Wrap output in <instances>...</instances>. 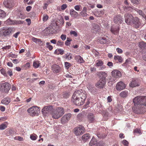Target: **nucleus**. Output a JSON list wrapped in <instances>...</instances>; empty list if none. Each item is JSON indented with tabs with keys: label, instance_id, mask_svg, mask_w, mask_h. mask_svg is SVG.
I'll return each instance as SVG.
<instances>
[{
	"label": "nucleus",
	"instance_id": "nucleus-54",
	"mask_svg": "<svg viewBox=\"0 0 146 146\" xmlns=\"http://www.w3.org/2000/svg\"><path fill=\"white\" fill-rule=\"evenodd\" d=\"M64 116H65V117L69 120L72 116V114L71 113H69L65 115Z\"/></svg>",
	"mask_w": 146,
	"mask_h": 146
},
{
	"label": "nucleus",
	"instance_id": "nucleus-19",
	"mask_svg": "<svg viewBox=\"0 0 146 146\" xmlns=\"http://www.w3.org/2000/svg\"><path fill=\"white\" fill-rule=\"evenodd\" d=\"M88 121L90 123H92L94 120V114L92 113L88 114L87 116Z\"/></svg>",
	"mask_w": 146,
	"mask_h": 146
},
{
	"label": "nucleus",
	"instance_id": "nucleus-7",
	"mask_svg": "<svg viewBox=\"0 0 146 146\" xmlns=\"http://www.w3.org/2000/svg\"><path fill=\"white\" fill-rule=\"evenodd\" d=\"M10 88V84L7 82H5L1 84L0 90L2 92L6 93L9 90Z\"/></svg>",
	"mask_w": 146,
	"mask_h": 146
},
{
	"label": "nucleus",
	"instance_id": "nucleus-27",
	"mask_svg": "<svg viewBox=\"0 0 146 146\" xmlns=\"http://www.w3.org/2000/svg\"><path fill=\"white\" fill-rule=\"evenodd\" d=\"M97 142L96 139L93 137L89 143V145L91 146H95Z\"/></svg>",
	"mask_w": 146,
	"mask_h": 146
},
{
	"label": "nucleus",
	"instance_id": "nucleus-62",
	"mask_svg": "<svg viewBox=\"0 0 146 146\" xmlns=\"http://www.w3.org/2000/svg\"><path fill=\"white\" fill-rule=\"evenodd\" d=\"M60 38L63 40H64L66 39V36L65 35H62L60 36Z\"/></svg>",
	"mask_w": 146,
	"mask_h": 146
},
{
	"label": "nucleus",
	"instance_id": "nucleus-36",
	"mask_svg": "<svg viewBox=\"0 0 146 146\" xmlns=\"http://www.w3.org/2000/svg\"><path fill=\"white\" fill-rule=\"evenodd\" d=\"M32 40L34 42L36 43L40 44V43L42 42L40 39L36 38L34 37H33L32 38Z\"/></svg>",
	"mask_w": 146,
	"mask_h": 146
},
{
	"label": "nucleus",
	"instance_id": "nucleus-4",
	"mask_svg": "<svg viewBox=\"0 0 146 146\" xmlns=\"http://www.w3.org/2000/svg\"><path fill=\"white\" fill-rule=\"evenodd\" d=\"M40 108L37 106H33L27 110V111L32 116H38L40 112Z\"/></svg>",
	"mask_w": 146,
	"mask_h": 146
},
{
	"label": "nucleus",
	"instance_id": "nucleus-24",
	"mask_svg": "<svg viewBox=\"0 0 146 146\" xmlns=\"http://www.w3.org/2000/svg\"><path fill=\"white\" fill-rule=\"evenodd\" d=\"M11 100L10 98H6L3 99L1 101V102L2 104H5L7 105L10 102Z\"/></svg>",
	"mask_w": 146,
	"mask_h": 146
},
{
	"label": "nucleus",
	"instance_id": "nucleus-3",
	"mask_svg": "<svg viewBox=\"0 0 146 146\" xmlns=\"http://www.w3.org/2000/svg\"><path fill=\"white\" fill-rule=\"evenodd\" d=\"M64 110L61 107H58L53 110L51 115L52 117L56 119L61 117L64 113Z\"/></svg>",
	"mask_w": 146,
	"mask_h": 146
},
{
	"label": "nucleus",
	"instance_id": "nucleus-45",
	"mask_svg": "<svg viewBox=\"0 0 146 146\" xmlns=\"http://www.w3.org/2000/svg\"><path fill=\"white\" fill-rule=\"evenodd\" d=\"M48 19V16L47 15L44 14L42 18V20L44 22L46 21Z\"/></svg>",
	"mask_w": 146,
	"mask_h": 146
},
{
	"label": "nucleus",
	"instance_id": "nucleus-38",
	"mask_svg": "<svg viewBox=\"0 0 146 146\" xmlns=\"http://www.w3.org/2000/svg\"><path fill=\"white\" fill-rule=\"evenodd\" d=\"M146 43L144 42H140L139 43V46L142 49H145V45Z\"/></svg>",
	"mask_w": 146,
	"mask_h": 146
},
{
	"label": "nucleus",
	"instance_id": "nucleus-12",
	"mask_svg": "<svg viewBox=\"0 0 146 146\" xmlns=\"http://www.w3.org/2000/svg\"><path fill=\"white\" fill-rule=\"evenodd\" d=\"M92 26L91 30L93 33H96L100 31V28L98 25L96 23H93Z\"/></svg>",
	"mask_w": 146,
	"mask_h": 146
},
{
	"label": "nucleus",
	"instance_id": "nucleus-55",
	"mask_svg": "<svg viewBox=\"0 0 146 146\" xmlns=\"http://www.w3.org/2000/svg\"><path fill=\"white\" fill-rule=\"evenodd\" d=\"M24 67L25 69H27L29 68L30 67V63L29 62L27 63L24 65Z\"/></svg>",
	"mask_w": 146,
	"mask_h": 146
},
{
	"label": "nucleus",
	"instance_id": "nucleus-23",
	"mask_svg": "<svg viewBox=\"0 0 146 146\" xmlns=\"http://www.w3.org/2000/svg\"><path fill=\"white\" fill-rule=\"evenodd\" d=\"M75 59L79 63H83L84 62L82 57L79 55L76 56Z\"/></svg>",
	"mask_w": 146,
	"mask_h": 146
},
{
	"label": "nucleus",
	"instance_id": "nucleus-9",
	"mask_svg": "<svg viewBox=\"0 0 146 146\" xmlns=\"http://www.w3.org/2000/svg\"><path fill=\"white\" fill-rule=\"evenodd\" d=\"M84 130V127L82 126L75 127L74 129V133L76 135L82 134Z\"/></svg>",
	"mask_w": 146,
	"mask_h": 146
},
{
	"label": "nucleus",
	"instance_id": "nucleus-2",
	"mask_svg": "<svg viewBox=\"0 0 146 146\" xmlns=\"http://www.w3.org/2000/svg\"><path fill=\"white\" fill-rule=\"evenodd\" d=\"M142 96H137L135 97L133 100L134 106L133 110L136 113H139L138 111L142 108Z\"/></svg>",
	"mask_w": 146,
	"mask_h": 146
},
{
	"label": "nucleus",
	"instance_id": "nucleus-10",
	"mask_svg": "<svg viewBox=\"0 0 146 146\" xmlns=\"http://www.w3.org/2000/svg\"><path fill=\"white\" fill-rule=\"evenodd\" d=\"M106 82V79L104 78H102L97 83L96 86L98 88H103L104 87Z\"/></svg>",
	"mask_w": 146,
	"mask_h": 146
},
{
	"label": "nucleus",
	"instance_id": "nucleus-17",
	"mask_svg": "<svg viewBox=\"0 0 146 146\" xmlns=\"http://www.w3.org/2000/svg\"><path fill=\"white\" fill-rule=\"evenodd\" d=\"M114 21L115 23L119 24L123 21V20L120 15H118L114 17Z\"/></svg>",
	"mask_w": 146,
	"mask_h": 146
},
{
	"label": "nucleus",
	"instance_id": "nucleus-21",
	"mask_svg": "<svg viewBox=\"0 0 146 146\" xmlns=\"http://www.w3.org/2000/svg\"><path fill=\"white\" fill-rule=\"evenodd\" d=\"M70 15L71 17L75 19L78 16V13L73 9H71L70 11Z\"/></svg>",
	"mask_w": 146,
	"mask_h": 146
},
{
	"label": "nucleus",
	"instance_id": "nucleus-11",
	"mask_svg": "<svg viewBox=\"0 0 146 146\" xmlns=\"http://www.w3.org/2000/svg\"><path fill=\"white\" fill-rule=\"evenodd\" d=\"M6 22L9 25H17L22 24L23 23V22L22 21L12 20L10 19H7Z\"/></svg>",
	"mask_w": 146,
	"mask_h": 146
},
{
	"label": "nucleus",
	"instance_id": "nucleus-20",
	"mask_svg": "<svg viewBox=\"0 0 146 146\" xmlns=\"http://www.w3.org/2000/svg\"><path fill=\"white\" fill-rule=\"evenodd\" d=\"M129 85L130 87L133 88L137 86H138L139 85V83L137 82V80L135 79H132Z\"/></svg>",
	"mask_w": 146,
	"mask_h": 146
},
{
	"label": "nucleus",
	"instance_id": "nucleus-48",
	"mask_svg": "<svg viewBox=\"0 0 146 146\" xmlns=\"http://www.w3.org/2000/svg\"><path fill=\"white\" fill-rule=\"evenodd\" d=\"M63 42L60 40H59L56 42V45L60 46H62L63 45Z\"/></svg>",
	"mask_w": 146,
	"mask_h": 146
},
{
	"label": "nucleus",
	"instance_id": "nucleus-64",
	"mask_svg": "<svg viewBox=\"0 0 146 146\" xmlns=\"http://www.w3.org/2000/svg\"><path fill=\"white\" fill-rule=\"evenodd\" d=\"M80 14L83 17L86 16L87 15V14L86 12L82 11L81 12Z\"/></svg>",
	"mask_w": 146,
	"mask_h": 146
},
{
	"label": "nucleus",
	"instance_id": "nucleus-26",
	"mask_svg": "<svg viewBox=\"0 0 146 146\" xmlns=\"http://www.w3.org/2000/svg\"><path fill=\"white\" fill-rule=\"evenodd\" d=\"M90 136L88 133H86L83 135L82 137V139L84 141H86L90 139Z\"/></svg>",
	"mask_w": 146,
	"mask_h": 146
},
{
	"label": "nucleus",
	"instance_id": "nucleus-6",
	"mask_svg": "<svg viewBox=\"0 0 146 146\" xmlns=\"http://www.w3.org/2000/svg\"><path fill=\"white\" fill-rule=\"evenodd\" d=\"M53 110V106L49 105L44 107L42 109L41 112L44 115L50 114L51 115Z\"/></svg>",
	"mask_w": 146,
	"mask_h": 146
},
{
	"label": "nucleus",
	"instance_id": "nucleus-1",
	"mask_svg": "<svg viewBox=\"0 0 146 146\" xmlns=\"http://www.w3.org/2000/svg\"><path fill=\"white\" fill-rule=\"evenodd\" d=\"M87 97V93L83 90H80L75 91L72 95V101L75 105H82Z\"/></svg>",
	"mask_w": 146,
	"mask_h": 146
},
{
	"label": "nucleus",
	"instance_id": "nucleus-46",
	"mask_svg": "<svg viewBox=\"0 0 146 146\" xmlns=\"http://www.w3.org/2000/svg\"><path fill=\"white\" fill-rule=\"evenodd\" d=\"M137 11L140 15L143 18L146 17L145 15L144 14L141 10L138 9Z\"/></svg>",
	"mask_w": 146,
	"mask_h": 146
},
{
	"label": "nucleus",
	"instance_id": "nucleus-58",
	"mask_svg": "<svg viewBox=\"0 0 146 146\" xmlns=\"http://www.w3.org/2000/svg\"><path fill=\"white\" fill-rule=\"evenodd\" d=\"M122 143L125 146H128V145L129 143L128 142L125 140H123V141Z\"/></svg>",
	"mask_w": 146,
	"mask_h": 146
},
{
	"label": "nucleus",
	"instance_id": "nucleus-18",
	"mask_svg": "<svg viewBox=\"0 0 146 146\" xmlns=\"http://www.w3.org/2000/svg\"><path fill=\"white\" fill-rule=\"evenodd\" d=\"M52 68L53 72L55 73H58L60 70V67L59 66L56 64H54L52 66Z\"/></svg>",
	"mask_w": 146,
	"mask_h": 146
},
{
	"label": "nucleus",
	"instance_id": "nucleus-40",
	"mask_svg": "<svg viewBox=\"0 0 146 146\" xmlns=\"http://www.w3.org/2000/svg\"><path fill=\"white\" fill-rule=\"evenodd\" d=\"M68 120L67 119L66 117H65V116H64V115L62 117L61 119V122L62 124H64L66 122H67Z\"/></svg>",
	"mask_w": 146,
	"mask_h": 146
},
{
	"label": "nucleus",
	"instance_id": "nucleus-22",
	"mask_svg": "<svg viewBox=\"0 0 146 146\" xmlns=\"http://www.w3.org/2000/svg\"><path fill=\"white\" fill-rule=\"evenodd\" d=\"M119 28L118 26L117 27H111V31L113 34L115 35L117 34L119 32Z\"/></svg>",
	"mask_w": 146,
	"mask_h": 146
},
{
	"label": "nucleus",
	"instance_id": "nucleus-13",
	"mask_svg": "<svg viewBox=\"0 0 146 146\" xmlns=\"http://www.w3.org/2000/svg\"><path fill=\"white\" fill-rule=\"evenodd\" d=\"M125 84L122 81H120L117 83L116 86V89L117 90H123L125 88Z\"/></svg>",
	"mask_w": 146,
	"mask_h": 146
},
{
	"label": "nucleus",
	"instance_id": "nucleus-31",
	"mask_svg": "<svg viewBox=\"0 0 146 146\" xmlns=\"http://www.w3.org/2000/svg\"><path fill=\"white\" fill-rule=\"evenodd\" d=\"M114 59L115 60H118L119 62H122L123 60V58L119 56H115L114 57Z\"/></svg>",
	"mask_w": 146,
	"mask_h": 146
},
{
	"label": "nucleus",
	"instance_id": "nucleus-32",
	"mask_svg": "<svg viewBox=\"0 0 146 146\" xmlns=\"http://www.w3.org/2000/svg\"><path fill=\"white\" fill-rule=\"evenodd\" d=\"M54 52L58 54H60L61 55H62L64 53V51L62 49H56L55 50Z\"/></svg>",
	"mask_w": 146,
	"mask_h": 146
},
{
	"label": "nucleus",
	"instance_id": "nucleus-41",
	"mask_svg": "<svg viewBox=\"0 0 146 146\" xmlns=\"http://www.w3.org/2000/svg\"><path fill=\"white\" fill-rule=\"evenodd\" d=\"M6 13L4 11L0 9V17L4 18L6 16Z\"/></svg>",
	"mask_w": 146,
	"mask_h": 146
},
{
	"label": "nucleus",
	"instance_id": "nucleus-56",
	"mask_svg": "<svg viewBox=\"0 0 146 146\" xmlns=\"http://www.w3.org/2000/svg\"><path fill=\"white\" fill-rule=\"evenodd\" d=\"M81 6L80 5H77L75 6L74 7L75 9L77 11H79L80 9Z\"/></svg>",
	"mask_w": 146,
	"mask_h": 146
},
{
	"label": "nucleus",
	"instance_id": "nucleus-60",
	"mask_svg": "<svg viewBox=\"0 0 146 146\" xmlns=\"http://www.w3.org/2000/svg\"><path fill=\"white\" fill-rule=\"evenodd\" d=\"M88 90L91 92H92L94 90V88L92 86H89L88 87Z\"/></svg>",
	"mask_w": 146,
	"mask_h": 146
},
{
	"label": "nucleus",
	"instance_id": "nucleus-47",
	"mask_svg": "<svg viewBox=\"0 0 146 146\" xmlns=\"http://www.w3.org/2000/svg\"><path fill=\"white\" fill-rule=\"evenodd\" d=\"M1 73L3 75L5 76H7V75L4 69L2 68L0 70Z\"/></svg>",
	"mask_w": 146,
	"mask_h": 146
},
{
	"label": "nucleus",
	"instance_id": "nucleus-5",
	"mask_svg": "<svg viewBox=\"0 0 146 146\" xmlns=\"http://www.w3.org/2000/svg\"><path fill=\"white\" fill-rule=\"evenodd\" d=\"M13 32V29L12 28H5L3 27L0 29V33L5 36L10 35Z\"/></svg>",
	"mask_w": 146,
	"mask_h": 146
},
{
	"label": "nucleus",
	"instance_id": "nucleus-37",
	"mask_svg": "<svg viewBox=\"0 0 146 146\" xmlns=\"http://www.w3.org/2000/svg\"><path fill=\"white\" fill-rule=\"evenodd\" d=\"M142 106H146V96H142Z\"/></svg>",
	"mask_w": 146,
	"mask_h": 146
},
{
	"label": "nucleus",
	"instance_id": "nucleus-16",
	"mask_svg": "<svg viewBox=\"0 0 146 146\" xmlns=\"http://www.w3.org/2000/svg\"><path fill=\"white\" fill-rule=\"evenodd\" d=\"M112 75L113 77L115 78H119L121 76V72L119 70H115L111 72Z\"/></svg>",
	"mask_w": 146,
	"mask_h": 146
},
{
	"label": "nucleus",
	"instance_id": "nucleus-8",
	"mask_svg": "<svg viewBox=\"0 0 146 146\" xmlns=\"http://www.w3.org/2000/svg\"><path fill=\"white\" fill-rule=\"evenodd\" d=\"M125 21L128 25H130L132 23L133 17L131 14L127 13L125 15Z\"/></svg>",
	"mask_w": 146,
	"mask_h": 146
},
{
	"label": "nucleus",
	"instance_id": "nucleus-15",
	"mask_svg": "<svg viewBox=\"0 0 146 146\" xmlns=\"http://www.w3.org/2000/svg\"><path fill=\"white\" fill-rule=\"evenodd\" d=\"M3 4L6 7L8 8H11L13 6V1L11 0H5Z\"/></svg>",
	"mask_w": 146,
	"mask_h": 146
},
{
	"label": "nucleus",
	"instance_id": "nucleus-35",
	"mask_svg": "<svg viewBox=\"0 0 146 146\" xmlns=\"http://www.w3.org/2000/svg\"><path fill=\"white\" fill-rule=\"evenodd\" d=\"M128 95V92L126 91L122 92L119 94L120 96L122 98L126 97Z\"/></svg>",
	"mask_w": 146,
	"mask_h": 146
},
{
	"label": "nucleus",
	"instance_id": "nucleus-29",
	"mask_svg": "<svg viewBox=\"0 0 146 146\" xmlns=\"http://www.w3.org/2000/svg\"><path fill=\"white\" fill-rule=\"evenodd\" d=\"M98 75L100 77H102V78H104L105 79L107 76L106 73L102 71L98 73Z\"/></svg>",
	"mask_w": 146,
	"mask_h": 146
},
{
	"label": "nucleus",
	"instance_id": "nucleus-49",
	"mask_svg": "<svg viewBox=\"0 0 146 146\" xmlns=\"http://www.w3.org/2000/svg\"><path fill=\"white\" fill-rule=\"evenodd\" d=\"M46 44L47 45V47L48 48L49 50H51L52 49L53 47L52 45L50 44V43L49 42H46Z\"/></svg>",
	"mask_w": 146,
	"mask_h": 146
},
{
	"label": "nucleus",
	"instance_id": "nucleus-53",
	"mask_svg": "<svg viewBox=\"0 0 146 146\" xmlns=\"http://www.w3.org/2000/svg\"><path fill=\"white\" fill-rule=\"evenodd\" d=\"M90 100L88 99L87 102H86V104L84 106V108L85 109L87 108L89 106V105L90 103Z\"/></svg>",
	"mask_w": 146,
	"mask_h": 146
},
{
	"label": "nucleus",
	"instance_id": "nucleus-28",
	"mask_svg": "<svg viewBox=\"0 0 146 146\" xmlns=\"http://www.w3.org/2000/svg\"><path fill=\"white\" fill-rule=\"evenodd\" d=\"M8 125V123L6 121H5L3 123L0 125V129L3 130L5 129L7 127V126Z\"/></svg>",
	"mask_w": 146,
	"mask_h": 146
},
{
	"label": "nucleus",
	"instance_id": "nucleus-25",
	"mask_svg": "<svg viewBox=\"0 0 146 146\" xmlns=\"http://www.w3.org/2000/svg\"><path fill=\"white\" fill-rule=\"evenodd\" d=\"M99 42L101 44H106L107 43V41L106 38L104 37H100L98 39Z\"/></svg>",
	"mask_w": 146,
	"mask_h": 146
},
{
	"label": "nucleus",
	"instance_id": "nucleus-44",
	"mask_svg": "<svg viewBox=\"0 0 146 146\" xmlns=\"http://www.w3.org/2000/svg\"><path fill=\"white\" fill-rule=\"evenodd\" d=\"M72 41L71 39L67 37L66 40L65 42V44L66 46H69L70 44V42Z\"/></svg>",
	"mask_w": 146,
	"mask_h": 146
},
{
	"label": "nucleus",
	"instance_id": "nucleus-30",
	"mask_svg": "<svg viewBox=\"0 0 146 146\" xmlns=\"http://www.w3.org/2000/svg\"><path fill=\"white\" fill-rule=\"evenodd\" d=\"M40 65V64L38 61L35 60L33 62V66L34 68H38Z\"/></svg>",
	"mask_w": 146,
	"mask_h": 146
},
{
	"label": "nucleus",
	"instance_id": "nucleus-42",
	"mask_svg": "<svg viewBox=\"0 0 146 146\" xmlns=\"http://www.w3.org/2000/svg\"><path fill=\"white\" fill-rule=\"evenodd\" d=\"M104 143L102 141H97L96 144L94 146H104Z\"/></svg>",
	"mask_w": 146,
	"mask_h": 146
},
{
	"label": "nucleus",
	"instance_id": "nucleus-52",
	"mask_svg": "<svg viewBox=\"0 0 146 146\" xmlns=\"http://www.w3.org/2000/svg\"><path fill=\"white\" fill-rule=\"evenodd\" d=\"M130 59H127L125 60V62L123 64V66H125L127 65L130 62Z\"/></svg>",
	"mask_w": 146,
	"mask_h": 146
},
{
	"label": "nucleus",
	"instance_id": "nucleus-39",
	"mask_svg": "<svg viewBox=\"0 0 146 146\" xmlns=\"http://www.w3.org/2000/svg\"><path fill=\"white\" fill-rule=\"evenodd\" d=\"M64 58L68 60H70L72 59V55L70 53H67L64 56Z\"/></svg>",
	"mask_w": 146,
	"mask_h": 146
},
{
	"label": "nucleus",
	"instance_id": "nucleus-34",
	"mask_svg": "<svg viewBox=\"0 0 146 146\" xmlns=\"http://www.w3.org/2000/svg\"><path fill=\"white\" fill-rule=\"evenodd\" d=\"M103 64V62L101 60H98L96 62V66L99 67L102 66Z\"/></svg>",
	"mask_w": 146,
	"mask_h": 146
},
{
	"label": "nucleus",
	"instance_id": "nucleus-51",
	"mask_svg": "<svg viewBox=\"0 0 146 146\" xmlns=\"http://www.w3.org/2000/svg\"><path fill=\"white\" fill-rule=\"evenodd\" d=\"M65 67L66 69L69 68L71 66V64L68 62H65L64 63Z\"/></svg>",
	"mask_w": 146,
	"mask_h": 146
},
{
	"label": "nucleus",
	"instance_id": "nucleus-61",
	"mask_svg": "<svg viewBox=\"0 0 146 146\" xmlns=\"http://www.w3.org/2000/svg\"><path fill=\"white\" fill-rule=\"evenodd\" d=\"M7 73L10 76H11L13 75L12 71L11 69H9L8 70Z\"/></svg>",
	"mask_w": 146,
	"mask_h": 146
},
{
	"label": "nucleus",
	"instance_id": "nucleus-43",
	"mask_svg": "<svg viewBox=\"0 0 146 146\" xmlns=\"http://www.w3.org/2000/svg\"><path fill=\"white\" fill-rule=\"evenodd\" d=\"M14 139L15 140L20 141H23L24 140L23 138V137L19 136H16L14 137Z\"/></svg>",
	"mask_w": 146,
	"mask_h": 146
},
{
	"label": "nucleus",
	"instance_id": "nucleus-59",
	"mask_svg": "<svg viewBox=\"0 0 146 146\" xmlns=\"http://www.w3.org/2000/svg\"><path fill=\"white\" fill-rule=\"evenodd\" d=\"M67 7V5L66 4H63L61 5V9L62 10H64Z\"/></svg>",
	"mask_w": 146,
	"mask_h": 146
},
{
	"label": "nucleus",
	"instance_id": "nucleus-63",
	"mask_svg": "<svg viewBox=\"0 0 146 146\" xmlns=\"http://www.w3.org/2000/svg\"><path fill=\"white\" fill-rule=\"evenodd\" d=\"M116 50L117 52L119 54H121L123 52L122 50L119 48H117L116 49Z\"/></svg>",
	"mask_w": 146,
	"mask_h": 146
},
{
	"label": "nucleus",
	"instance_id": "nucleus-57",
	"mask_svg": "<svg viewBox=\"0 0 146 146\" xmlns=\"http://www.w3.org/2000/svg\"><path fill=\"white\" fill-rule=\"evenodd\" d=\"M70 34L71 35H73L74 36H77V33L75 31H70Z\"/></svg>",
	"mask_w": 146,
	"mask_h": 146
},
{
	"label": "nucleus",
	"instance_id": "nucleus-33",
	"mask_svg": "<svg viewBox=\"0 0 146 146\" xmlns=\"http://www.w3.org/2000/svg\"><path fill=\"white\" fill-rule=\"evenodd\" d=\"M30 138L33 141L36 140L38 138L37 135L35 133H33L30 135Z\"/></svg>",
	"mask_w": 146,
	"mask_h": 146
},
{
	"label": "nucleus",
	"instance_id": "nucleus-50",
	"mask_svg": "<svg viewBox=\"0 0 146 146\" xmlns=\"http://www.w3.org/2000/svg\"><path fill=\"white\" fill-rule=\"evenodd\" d=\"M133 133L134 134L136 133L141 134V131L139 129H136L134 130Z\"/></svg>",
	"mask_w": 146,
	"mask_h": 146
},
{
	"label": "nucleus",
	"instance_id": "nucleus-14",
	"mask_svg": "<svg viewBox=\"0 0 146 146\" xmlns=\"http://www.w3.org/2000/svg\"><path fill=\"white\" fill-rule=\"evenodd\" d=\"M132 23H133L136 28H137L142 25L139 19L137 17H133Z\"/></svg>",
	"mask_w": 146,
	"mask_h": 146
}]
</instances>
